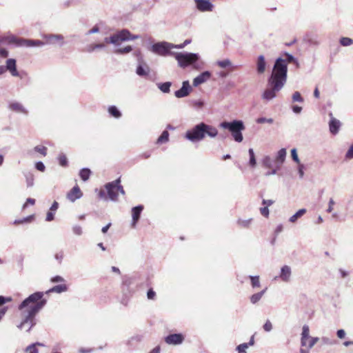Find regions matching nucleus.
<instances>
[{
    "instance_id": "680f3d73",
    "label": "nucleus",
    "mask_w": 353,
    "mask_h": 353,
    "mask_svg": "<svg viewBox=\"0 0 353 353\" xmlns=\"http://www.w3.org/2000/svg\"><path fill=\"white\" fill-rule=\"evenodd\" d=\"M156 296V292L150 289L147 292V297L148 299H154Z\"/></svg>"
},
{
    "instance_id": "cd10ccee",
    "label": "nucleus",
    "mask_w": 353,
    "mask_h": 353,
    "mask_svg": "<svg viewBox=\"0 0 353 353\" xmlns=\"http://www.w3.org/2000/svg\"><path fill=\"white\" fill-rule=\"evenodd\" d=\"M216 65H217L219 68H223V69L229 68V67L235 68V67L233 66L231 61L228 59H225L223 60H219L216 62Z\"/></svg>"
},
{
    "instance_id": "58836bf2",
    "label": "nucleus",
    "mask_w": 353,
    "mask_h": 353,
    "mask_svg": "<svg viewBox=\"0 0 353 353\" xmlns=\"http://www.w3.org/2000/svg\"><path fill=\"white\" fill-rule=\"evenodd\" d=\"M252 221V219H239L237 223L238 225L242 228H248L250 225L251 222Z\"/></svg>"
},
{
    "instance_id": "412c9836",
    "label": "nucleus",
    "mask_w": 353,
    "mask_h": 353,
    "mask_svg": "<svg viewBox=\"0 0 353 353\" xmlns=\"http://www.w3.org/2000/svg\"><path fill=\"white\" fill-rule=\"evenodd\" d=\"M286 154L287 152L285 148H281L278 151L275 157V162L278 168H280L281 165L284 163L286 158Z\"/></svg>"
},
{
    "instance_id": "4c0bfd02",
    "label": "nucleus",
    "mask_w": 353,
    "mask_h": 353,
    "mask_svg": "<svg viewBox=\"0 0 353 353\" xmlns=\"http://www.w3.org/2000/svg\"><path fill=\"white\" fill-rule=\"evenodd\" d=\"M339 42L343 46H350L353 43V39L349 37H341Z\"/></svg>"
},
{
    "instance_id": "393cba45",
    "label": "nucleus",
    "mask_w": 353,
    "mask_h": 353,
    "mask_svg": "<svg viewBox=\"0 0 353 353\" xmlns=\"http://www.w3.org/2000/svg\"><path fill=\"white\" fill-rule=\"evenodd\" d=\"M27 188H32L34 185V176L30 172L24 173Z\"/></svg>"
},
{
    "instance_id": "4d7b16f0",
    "label": "nucleus",
    "mask_w": 353,
    "mask_h": 353,
    "mask_svg": "<svg viewBox=\"0 0 353 353\" xmlns=\"http://www.w3.org/2000/svg\"><path fill=\"white\" fill-rule=\"evenodd\" d=\"M334 204H335V202L333 200V199L332 198L330 199L329 202H328V208L326 210L327 212L330 213L332 212L333 206Z\"/></svg>"
},
{
    "instance_id": "9d476101",
    "label": "nucleus",
    "mask_w": 353,
    "mask_h": 353,
    "mask_svg": "<svg viewBox=\"0 0 353 353\" xmlns=\"http://www.w3.org/2000/svg\"><path fill=\"white\" fill-rule=\"evenodd\" d=\"M192 88L190 85V83L188 81H184L182 83L181 88L174 92V96L176 98H183L185 97H188L190 93L191 92Z\"/></svg>"
},
{
    "instance_id": "a878e982",
    "label": "nucleus",
    "mask_w": 353,
    "mask_h": 353,
    "mask_svg": "<svg viewBox=\"0 0 353 353\" xmlns=\"http://www.w3.org/2000/svg\"><path fill=\"white\" fill-rule=\"evenodd\" d=\"M266 290H267V288H265L264 290H263L262 291H261L258 293H255V294H252L250 298V302L252 304H256V303H258L261 300L262 296L264 295Z\"/></svg>"
},
{
    "instance_id": "9b49d317",
    "label": "nucleus",
    "mask_w": 353,
    "mask_h": 353,
    "mask_svg": "<svg viewBox=\"0 0 353 353\" xmlns=\"http://www.w3.org/2000/svg\"><path fill=\"white\" fill-rule=\"evenodd\" d=\"M292 276V269L289 265H285L281 268L280 274L279 276H276L274 280L280 279L282 281L288 283L290 281Z\"/></svg>"
},
{
    "instance_id": "f8f14e48",
    "label": "nucleus",
    "mask_w": 353,
    "mask_h": 353,
    "mask_svg": "<svg viewBox=\"0 0 353 353\" xmlns=\"http://www.w3.org/2000/svg\"><path fill=\"white\" fill-rule=\"evenodd\" d=\"M184 336L182 334H170L165 338V342L168 345H180L184 341Z\"/></svg>"
},
{
    "instance_id": "13d9d810",
    "label": "nucleus",
    "mask_w": 353,
    "mask_h": 353,
    "mask_svg": "<svg viewBox=\"0 0 353 353\" xmlns=\"http://www.w3.org/2000/svg\"><path fill=\"white\" fill-rule=\"evenodd\" d=\"M12 301L11 297H5L3 296H0V306L4 305L8 302H10Z\"/></svg>"
},
{
    "instance_id": "49530a36",
    "label": "nucleus",
    "mask_w": 353,
    "mask_h": 353,
    "mask_svg": "<svg viewBox=\"0 0 353 353\" xmlns=\"http://www.w3.org/2000/svg\"><path fill=\"white\" fill-rule=\"evenodd\" d=\"M291 156H292V160L296 162V163H300V159L298 157V154H297V151H296V148H293L291 150Z\"/></svg>"
},
{
    "instance_id": "0e129e2a",
    "label": "nucleus",
    "mask_w": 353,
    "mask_h": 353,
    "mask_svg": "<svg viewBox=\"0 0 353 353\" xmlns=\"http://www.w3.org/2000/svg\"><path fill=\"white\" fill-rule=\"evenodd\" d=\"M54 258L59 263L62 262V260L63 259V253L62 252H58L55 254Z\"/></svg>"
},
{
    "instance_id": "37998d69",
    "label": "nucleus",
    "mask_w": 353,
    "mask_h": 353,
    "mask_svg": "<svg viewBox=\"0 0 353 353\" xmlns=\"http://www.w3.org/2000/svg\"><path fill=\"white\" fill-rule=\"evenodd\" d=\"M256 123H272L274 122V120L272 118H265V117H259L256 119Z\"/></svg>"
},
{
    "instance_id": "6e6552de",
    "label": "nucleus",
    "mask_w": 353,
    "mask_h": 353,
    "mask_svg": "<svg viewBox=\"0 0 353 353\" xmlns=\"http://www.w3.org/2000/svg\"><path fill=\"white\" fill-rule=\"evenodd\" d=\"M120 178L108 183L105 185V188L108 193V197L112 201H117L119 192L121 194H125V191L123 186L120 184Z\"/></svg>"
},
{
    "instance_id": "c03bdc74",
    "label": "nucleus",
    "mask_w": 353,
    "mask_h": 353,
    "mask_svg": "<svg viewBox=\"0 0 353 353\" xmlns=\"http://www.w3.org/2000/svg\"><path fill=\"white\" fill-rule=\"evenodd\" d=\"M105 44L103 43H97V44H94V45H92L91 46L89 47L88 51L89 52H92L93 51H94L95 50L97 49H103L105 48Z\"/></svg>"
},
{
    "instance_id": "6ab92c4d",
    "label": "nucleus",
    "mask_w": 353,
    "mask_h": 353,
    "mask_svg": "<svg viewBox=\"0 0 353 353\" xmlns=\"http://www.w3.org/2000/svg\"><path fill=\"white\" fill-rule=\"evenodd\" d=\"M266 61L263 55H259L256 59V72L259 74H263L266 68Z\"/></svg>"
},
{
    "instance_id": "f704fd0d",
    "label": "nucleus",
    "mask_w": 353,
    "mask_h": 353,
    "mask_svg": "<svg viewBox=\"0 0 353 353\" xmlns=\"http://www.w3.org/2000/svg\"><path fill=\"white\" fill-rule=\"evenodd\" d=\"M59 163L62 167H67L68 165V159L64 154H60L58 157Z\"/></svg>"
},
{
    "instance_id": "e2e57ef3",
    "label": "nucleus",
    "mask_w": 353,
    "mask_h": 353,
    "mask_svg": "<svg viewBox=\"0 0 353 353\" xmlns=\"http://www.w3.org/2000/svg\"><path fill=\"white\" fill-rule=\"evenodd\" d=\"M54 212L50 210L47 213L46 220L47 221H52V220H54Z\"/></svg>"
},
{
    "instance_id": "aec40b11",
    "label": "nucleus",
    "mask_w": 353,
    "mask_h": 353,
    "mask_svg": "<svg viewBox=\"0 0 353 353\" xmlns=\"http://www.w3.org/2000/svg\"><path fill=\"white\" fill-rule=\"evenodd\" d=\"M8 107L10 110L15 112L22 113L24 114H28V110L21 103L12 102L9 104Z\"/></svg>"
},
{
    "instance_id": "39448f33",
    "label": "nucleus",
    "mask_w": 353,
    "mask_h": 353,
    "mask_svg": "<svg viewBox=\"0 0 353 353\" xmlns=\"http://www.w3.org/2000/svg\"><path fill=\"white\" fill-rule=\"evenodd\" d=\"M214 138L218 135V130L212 125L203 122L196 124L185 132V137L192 143L203 140L205 135Z\"/></svg>"
},
{
    "instance_id": "338daca9",
    "label": "nucleus",
    "mask_w": 353,
    "mask_h": 353,
    "mask_svg": "<svg viewBox=\"0 0 353 353\" xmlns=\"http://www.w3.org/2000/svg\"><path fill=\"white\" fill-rule=\"evenodd\" d=\"M274 203V201L271 199H263L262 201V204L265 206H267L268 208V206L272 205Z\"/></svg>"
},
{
    "instance_id": "b1692460",
    "label": "nucleus",
    "mask_w": 353,
    "mask_h": 353,
    "mask_svg": "<svg viewBox=\"0 0 353 353\" xmlns=\"http://www.w3.org/2000/svg\"><path fill=\"white\" fill-rule=\"evenodd\" d=\"M190 105L194 108L196 110H201L205 105V102L201 99H192L189 101Z\"/></svg>"
},
{
    "instance_id": "2eb2a0df",
    "label": "nucleus",
    "mask_w": 353,
    "mask_h": 353,
    "mask_svg": "<svg viewBox=\"0 0 353 353\" xmlns=\"http://www.w3.org/2000/svg\"><path fill=\"white\" fill-rule=\"evenodd\" d=\"M211 77V72L209 71H205L201 73L199 75L193 79V85L194 87H197L199 85L206 82L208 81Z\"/></svg>"
},
{
    "instance_id": "4468645a",
    "label": "nucleus",
    "mask_w": 353,
    "mask_h": 353,
    "mask_svg": "<svg viewBox=\"0 0 353 353\" xmlns=\"http://www.w3.org/2000/svg\"><path fill=\"white\" fill-rule=\"evenodd\" d=\"M83 193L78 185L74 186L67 194V199L71 202L81 198Z\"/></svg>"
},
{
    "instance_id": "7c9ffc66",
    "label": "nucleus",
    "mask_w": 353,
    "mask_h": 353,
    "mask_svg": "<svg viewBox=\"0 0 353 353\" xmlns=\"http://www.w3.org/2000/svg\"><path fill=\"white\" fill-rule=\"evenodd\" d=\"M169 141V133L167 130L163 131L160 137L157 139V143L161 144L167 143Z\"/></svg>"
},
{
    "instance_id": "bf43d9fd",
    "label": "nucleus",
    "mask_w": 353,
    "mask_h": 353,
    "mask_svg": "<svg viewBox=\"0 0 353 353\" xmlns=\"http://www.w3.org/2000/svg\"><path fill=\"white\" fill-rule=\"evenodd\" d=\"M191 41L190 39H186L183 43L181 44H175L176 49H182L185 48L188 44L190 43Z\"/></svg>"
},
{
    "instance_id": "a211bd4d",
    "label": "nucleus",
    "mask_w": 353,
    "mask_h": 353,
    "mask_svg": "<svg viewBox=\"0 0 353 353\" xmlns=\"http://www.w3.org/2000/svg\"><path fill=\"white\" fill-rule=\"evenodd\" d=\"M331 119L329 122V129L332 134H336L339 132L341 127V122L339 120L332 117V114L330 113Z\"/></svg>"
},
{
    "instance_id": "5701e85b",
    "label": "nucleus",
    "mask_w": 353,
    "mask_h": 353,
    "mask_svg": "<svg viewBox=\"0 0 353 353\" xmlns=\"http://www.w3.org/2000/svg\"><path fill=\"white\" fill-rule=\"evenodd\" d=\"M68 290V286L65 284H60L55 285L48 290L46 292V294H49L51 292H55V293H62L64 292H66Z\"/></svg>"
},
{
    "instance_id": "6e6d98bb",
    "label": "nucleus",
    "mask_w": 353,
    "mask_h": 353,
    "mask_svg": "<svg viewBox=\"0 0 353 353\" xmlns=\"http://www.w3.org/2000/svg\"><path fill=\"white\" fill-rule=\"evenodd\" d=\"M307 43L311 46H319L320 44L319 41L316 38H309L307 39Z\"/></svg>"
},
{
    "instance_id": "c9c22d12",
    "label": "nucleus",
    "mask_w": 353,
    "mask_h": 353,
    "mask_svg": "<svg viewBox=\"0 0 353 353\" xmlns=\"http://www.w3.org/2000/svg\"><path fill=\"white\" fill-rule=\"evenodd\" d=\"M251 280V285L253 288L260 287V281L259 276H250Z\"/></svg>"
},
{
    "instance_id": "20e7f679",
    "label": "nucleus",
    "mask_w": 353,
    "mask_h": 353,
    "mask_svg": "<svg viewBox=\"0 0 353 353\" xmlns=\"http://www.w3.org/2000/svg\"><path fill=\"white\" fill-rule=\"evenodd\" d=\"M46 42L40 40L26 39L23 38H18L15 36H10L7 38V41L10 44H14L16 46H26V47H41L45 44L55 45L58 44L59 46L63 45L64 37L62 34H49L43 36Z\"/></svg>"
},
{
    "instance_id": "09e8293b",
    "label": "nucleus",
    "mask_w": 353,
    "mask_h": 353,
    "mask_svg": "<svg viewBox=\"0 0 353 353\" xmlns=\"http://www.w3.org/2000/svg\"><path fill=\"white\" fill-rule=\"evenodd\" d=\"M52 283H62L65 281V279L61 276H55L50 279Z\"/></svg>"
},
{
    "instance_id": "5fc2aeb1",
    "label": "nucleus",
    "mask_w": 353,
    "mask_h": 353,
    "mask_svg": "<svg viewBox=\"0 0 353 353\" xmlns=\"http://www.w3.org/2000/svg\"><path fill=\"white\" fill-rule=\"evenodd\" d=\"M318 337H311L308 343V348L310 349L319 341Z\"/></svg>"
},
{
    "instance_id": "a18cd8bd",
    "label": "nucleus",
    "mask_w": 353,
    "mask_h": 353,
    "mask_svg": "<svg viewBox=\"0 0 353 353\" xmlns=\"http://www.w3.org/2000/svg\"><path fill=\"white\" fill-rule=\"evenodd\" d=\"M72 232L77 236H81L83 234V229L79 225H75L72 227Z\"/></svg>"
},
{
    "instance_id": "4be33fe9",
    "label": "nucleus",
    "mask_w": 353,
    "mask_h": 353,
    "mask_svg": "<svg viewBox=\"0 0 353 353\" xmlns=\"http://www.w3.org/2000/svg\"><path fill=\"white\" fill-rule=\"evenodd\" d=\"M310 339V329L307 325H304L302 328L301 344V346L307 345V340Z\"/></svg>"
},
{
    "instance_id": "7ed1b4c3",
    "label": "nucleus",
    "mask_w": 353,
    "mask_h": 353,
    "mask_svg": "<svg viewBox=\"0 0 353 353\" xmlns=\"http://www.w3.org/2000/svg\"><path fill=\"white\" fill-rule=\"evenodd\" d=\"M174 48H175V44L167 41H160L152 46L151 51L162 57L169 55L174 57L179 65L181 68L193 64L199 59V55L196 53L171 52V50Z\"/></svg>"
},
{
    "instance_id": "8fccbe9b",
    "label": "nucleus",
    "mask_w": 353,
    "mask_h": 353,
    "mask_svg": "<svg viewBox=\"0 0 353 353\" xmlns=\"http://www.w3.org/2000/svg\"><path fill=\"white\" fill-rule=\"evenodd\" d=\"M26 351L29 353H39V350L34 347V345H30L26 348Z\"/></svg>"
},
{
    "instance_id": "c756f323",
    "label": "nucleus",
    "mask_w": 353,
    "mask_h": 353,
    "mask_svg": "<svg viewBox=\"0 0 353 353\" xmlns=\"http://www.w3.org/2000/svg\"><path fill=\"white\" fill-rule=\"evenodd\" d=\"M306 212V210L305 208H302L299 210L294 214L290 217L289 221L291 223H294L299 218H301L303 215H304Z\"/></svg>"
},
{
    "instance_id": "052dcab7",
    "label": "nucleus",
    "mask_w": 353,
    "mask_h": 353,
    "mask_svg": "<svg viewBox=\"0 0 353 353\" xmlns=\"http://www.w3.org/2000/svg\"><path fill=\"white\" fill-rule=\"evenodd\" d=\"M261 214L265 217H268L269 216V209L267 206L260 208Z\"/></svg>"
},
{
    "instance_id": "dca6fc26",
    "label": "nucleus",
    "mask_w": 353,
    "mask_h": 353,
    "mask_svg": "<svg viewBox=\"0 0 353 353\" xmlns=\"http://www.w3.org/2000/svg\"><path fill=\"white\" fill-rule=\"evenodd\" d=\"M143 210V206L142 205H139L136 207L132 208V226L135 227L138 221L140 219L141 214Z\"/></svg>"
},
{
    "instance_id": "423d86ee",
    "label": "nucleus",
    "mask_w": 353,
    "mask_h": 353,
    "mask_svg": "<svg viewBox=\"0 0 353 353\" xmlns=\"http://www.w3.org/2000/svg\"><path fill=\"white\" fill-rule=\"evenodd\" d=\"M219 126L223 129L228 130L235 141L240 143L243 141L242 131L245 128L243 121L236 119L232 121H223L219 124Z\"/></svg>"
},
{
    "instance_id": "0eeeda50",
    "label": "nucleus",
    "mask_w": 353,
    "mask_h": 353,
    "mask_svg": "<svg viewBox=\"0 0 353 353\" xmlns=\"http://www.w3.org/2000/svg\"><path fill=\"white\" fill-rule=\"evenodd\" d=\"M139 37V35L131 34L128 29H122L112 34L110 37H105L104 41L108 43H112L114 46H119L121 42L133 41Z\"/></svg>"
},
{
    "instance_id": "473e14b6",
    "label": "nucleus",
    "mask_w": 353,
    "mask_h": 353,
    "mask_svg": "<svg viewBox=\"0 0 353 353\" xmlns=\"http://www.w3.org/2000/svg\"><path fill=\"white\" fill-rule=\"evenodd\" d=\"M248 154L250 156L249 165L251 167L254 168L256 165V161L254 150L252 148H250L248 150Z\"/></svg>"
},
{
    "instance_id": "3c124183",
    "label": "nucleus",
    "mask_w": 353,
    "mask_h": 353,
    "mask_svg": "<svg viewBox=\"0 0 353 353\" xmlns=\"http://www.w3.org/2000/svg\"><path fill=\"white\" fill-rule=\"evenodd\" d=\"M263 327L265 332H270L272 330V324L269 320H268L263 325Z\"/></svg>"
},
{
    "instance_id": "ea45409f",
    "label": "nucleus",
    "mask_w": 353,
    "mask_h": 353,
    "mask_svg": "<svg viewBox=\"0 0 353 353\" xmlns=\"http://www.w3.org/2000/svg\"><path fill=\"white\" fill-rule=\"evenodd\" d=\"M34 150L37 152L40 153L43 157L47 155V148L45 146L37 145L34 148Z\"/></svg>"
},
{
    "instance_id": "e433bc0d",
    "label": "nucleus",
    "mask_w": 353,
    "mask_h": 353,
    "mask_svg": "<svg viewBox=\"0 0 353 353\" xmlns=\"http://www.w3.org/2000/svg\"><path fill=\"white\" fill-rule=\"evenodd\" d=\"M262 165L267 168H271L272 167V161L270 156L263 157L262 159Z\"/></svg>"
},
{
    "instance_id": "72a5a7b5",
    "label": "nucleus",
    "mask_w": 353,
    "mask_h": 353,
    "mask_svg": "<svg viewBox=\"0 0 353 353\" xmlns=\"http://www.w3.org/2000/svg\"><path fill=\"white\" fill-rule=\"evenodd\" d=\"M132 50V48L130 46H127L125 48H119L114 50V53L118 54H128Z\"/></svg>"
},
{
    "instance_id": "774afa93",
    "label": "nucleus",
    "mask_w": 353,
    "mask_h": 353,
    "mask_svg": "<svg viewBox=\"0 0 353 353\" xmlns=\"http://www.w3.org/2000/svg\"><path fill=\"white\" fill-rule=\"evenodd\" d=\"M59 208V203L57 201H54L52 204L50 210L55 212Z\"/></svg>"
},
{
    "instance_id": "f257e3e1",
    "label": "nucleus",
    "mask_w": 353,
    "mask_h": 353,
    "mask_svg": "<svg viewBox=\"0 0 353 353\" xmlns=\"http://www.w3.org/2000/svg\"><path fill=\"white\" fill-rule=\"evenodd\" d=\"M285 57V59L279 57L275 61L272 74L268 79V88L262 94V98L265 100L270 101L275 98L276 92H279L285 85L288 75L286 62H292L299 65L298 61L293 55L286 52Z\"/></svg>"
},
{
    "instance_id": "864d4df0",
    "label": "nucleus",
    "mask_w": 353,
    "mask_h": 353,
    "mask_svg": "<svg viewBox=\"0 0 353 353\" xmlns=\"http://www.w3.org/2000/svg\"><path fill=\"white\" fill-rule=\"evenodd\" d=\"M345 158L347 159H353V144L350 147V148L347 151V152L345 154Z\"/></svg>"
},
{
    "instance_id": "2f4dec72",
    "label": "nucleus",
    "mask_w": 353,
    "mask_h": 353,
    "mask_svg": "<svg viewBox=\"0 0 353 353\" xmlns=\"http://www.w3.org/2000/svg\"><path fill=\"white\" fill-rule=\"evenodd\" d=\"M90 174H91L90 170L85 168H82L80 170L79 176L83 181H85L90 178Z\"/></svg>"
},
{
    "instance_id": "ddd939ff",
    "label": "nucleus",
    "mask_w": 353,
    "mask_h": 353,
    "mask_svg": "<svg viewBox=\"0 0 353 353\" xmlns=\"http://www.w3.org/2000/svg\"><path fill=\"white\" fill-rule=\"evenodd\" d=\"M4 67L6 68V71L8 70L12 76L20 77L21 78L23 77L17 70L16 60L14 59H7L6 65Z\"/></svg>"
},
{
    "instance_id": "de8ad7c7",
    "label": "nucleus",
    "mask_w": 353,
    "mask_h": 353,
    "mask_svg": "<svg viewBox=\"0 0 353 353\" xmlns=\"http://www.w3.org/2000/svg\"><path fill=\"white\" fill-rule=\"evenodd\" d=\"M35 168L40 172H44L46 166L42 161H38L35 163Z\"/></svg>"
},
{
    "instance_id": "bb28decb",
    "label": "nucleus",
    "mask_w": 353,
    "mask_h": 353,
    "mask_svg": "<svg viewBox=\"0 0 353 353\" xmlns=\"http://www.w3.org/2000/svg\"><path fill=\"white\" fill-rule=\"evenodd\" d=\"M108 112L112 117L119 119L121 117V112L115 105H110L108 107Z\"/></svg>"
},
{
    "instance_id": "f03ea898",
    "label": "nucleus",
    "mask_w": 353,
    "mask_h": 353,
    "mask_svg": "<svg viewBox=\"0 0 353 353\" xmlns=\"http://www.w3.org/2000/svg\"><path fill=\"white\" fill-rule=\"evenodd\" d=\"M43 292H36L25 299L19 305L23 319L17 326L20 330L29 325L28 331H30L36 324L35 316L46 305L47 300L43 298Z\"/></svg>"
},
{
    "instance_id": "f3484780",
    "label": "nucleus",
    "mask_w": 353,
    "mask_h": 353,
    "mask_svg": "<svg viewBox=\"0 0 353 353\" xmlns=\"http://www.w3.org/2000/svg\"><path fill=\"white\" fill-rule=\"evenodd\" d=\"M139 64L137 67L136 73L140 77L148 75L150 72L149 66L146 63L142 64L143 60L141 58L139 59Z\"/></svg>"
},
{
    "instance_id": "c85d7f7f",
    "label": "nucleus",
    "mask_w": 353,
    "mask_h": 353,
    "mask_svg": "<svg viewBox=\"0 0 353 353\" xmlns=\"http://www.w3.org/2000/svg\"><path fill=\"white\" fill-rule=\"evenodd\" d=\"M172 83L170 81L159 83L157 84L158 88L163 93H169Z\"/></svg>"
},
{
    "instance_id": "603ef678",
    "label": "nucleus",
    "mask_w": 353,
    "mask_h": 353,
    "mask_svg": "<svg viewBox=\"0 0 353 353\" xmlns=\"http://www.w3.org/2000/svg\"><path fill=\"white\" fill-rule=\"evenodd\" d=\"M299 164V166H298V172H299V177L301 179H302L304 176V168H305V166L303 164H301V163H298Z\"/></svg>"
},
{
    "instance_id": "1a4fd4ad",
    "label": "nucleus",
    "mask_w": 353,
    "mask_h": 353,
    "mask_svg": "<svg viewBox=\"0 0 353 353\" xmlns=\"http://www.w3.org/2000/svg\"><path fill=\"white\" fill-rule=\"evenodd\" d=\"M196 9L202 12H212L214 5L210 0H194Z\"/></svg>"
},
{
    "instance_id": "79ce46f5",
    "label": "nucleus",
    "mask_w": 353,
    "mask_h": 353,
    "mask_svg": "<svg viewBox=\"0 0 353 353\" xmlns=\"http://www.w3.org/2000/svg\"><path fill=\"white\" fill-rule=\"evenodd\" d=\"M248 343H244L239 345L236 347V350L239 353H246V350L248 348Z\"/></svg>"
},
{
    "instance_id": "a19ab883",
    "label": "nucleus",
    "mask_w": 353,
    "mask_h": 353,
    "mask_svg": "<svg viewBox=\"0 0 353 353\" xmlns=\"http://www.w3.org/2000/svg\"><path fill=\"white\" fill-rule=\"evenodd\" d=\"M292 99L293 102L303 103V101H304V99L301 97L300 92H297V91L293 93L292 97Z\"/></svg>"
},
{
    "instance_id": "69168bd1",
    "label": "nucleus",
    "mask_w": 353,
    "mask_h": 353,
    "mask_svg": "<svg viewBox=\"0 0 353 353\" xmlns=\"http://www.w3.org/2000/svg\"><path fill=\"white\" fill-rule=\"evenodd\" d=\"M99 32V27L96 25L94 26L92 29H90L87 33L86 34L87 35H89V34H94V33H97Z\"/></svg>"
}]
</instances>
